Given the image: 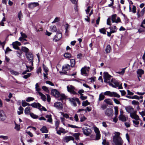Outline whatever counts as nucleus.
Instances as JSON below:
<instances>
[{"instance_id": "obj_26", "label": "nucleus", "mask_w": 145, "mask_h": 145, "mask_svg": "<svg viewBox=\"0 0 145 145\" xmlns=\"http://www.w3.org/2000/svg\"><path fill=\"white\" fill-rule=\"evenodd\" d=\"M145 12V7L140 12V14H138V18H139L140 17L143 16Z\"/></svg>"}, {"instance_id": "obj_37", "label": "nucleus", "mask_w": 145, "mask_h": 145, "mask_svg": "<svg viewBox=\"0 0 145 145\" xmlns=\"http://www.w3.org/2000/svg\"><path fill=\"white\" fill-rule=\"evenodd\" d=\"M105 98L104 95L103 94V93H102L99 95V100L100 101L103 100Z\"/></svg>"}, {"instance_id": "obj_34", "label": "nucleus", "mask_w": 145, "mask_h": 145, "mask_svg": "<svg viewBox=\"0 0 145 145\" xmlns=\"http://www.w3.org/2000/svg\"><path fill=\"white\" fill-rule=\"evenodd\" d=\"M22 50L23 52H25L26 54L27 53L29 52V49L25 47H22Z\"/></svg>"}, {"instance_id": "obj_45", "label": "nucleus", "mask_w": 145, "mask_h": 145, "mask_svg": "<svg viewBox=\"0 0 145 145\" xmlns=\"http://www.w3.org/2000/svg\"><path fill=\"white\" fill-rule=\"evenodd\" d=\"M34 99L33 97H29L26 99V101L27 102H29L31 101H32L34 100Z\"/></svg>"}, {"instance_id": "obj_2", "label": "nucleus", "mask_w": 145, "mask_h": 145, "mask_svg": "<svg viewBox=\"0 0 145 145\" xmlns=\"http://www.w3.org/2000/svg\"><path fill=\"white\" fill-rule=\"evenodd\" d=\"M122 83L120 82L118 80L114 79H112L110 81L109 84L110 86H111L113 87L116 88L118 87L119 89H122Z\"/></svg>"}, {"instance_id": "obj_35", "label": "nucleus", "mask_w": 145, "mask_h": 145, "mask_svg": "<svg viewBox=\"0 0 145 145\" xmlns=\"http://www.w3.org/2000/svg\"><path fill=\"white\" fill-rule=\"evenodd\" d=\"M15 126L14 127V129H16L17 131H19L20 129V125H19L15 123Z\"/></svg>"}, {"instance_id": "obj_20", "label": "nucleus", "mask_w": 145, "mask_h": 145, "mask_svg": "<svg viewBox=\"0 0 145 145\" xmlns=\"http://www.w3.org/2000/svg\"><path fill=\"white\" fill-rule=\"evenodd\" d=\"M110 97L120 98V96L116 92H111Z\"/></svg>"}, {"instance_id": "obj_4", "label": "nucleus", "mask_w": 145, "mask_h": 145, "mask_svg": "<svg viewBox=\"0 0 145 145\" xmlns=\"http://www.w3.org/2000/svg\"><path fill=\"white\" fill-rule=\"evenodd\" d=\"M131 118L135 119L132 120L134 126L135 127H138V125L139 124V121H141L138 116L137 114L133 116Z\"/></svg>"}, {"instance_id": "obj_47", "label": "nucleus", "mask_w": 145, "mask_h": 145, "mask_svg": "<svg viewBox=\"0 0 145 145\" xmlns=\"http://www.w3.org/2000/svg\"><path fill=\"white\" fill-rule=\"evenodd\" d=\"M132 103L133 105H138L139 104V102L137 101L133 100L132 101Z\"/></svg>"}, {"instance_id": "obj_29", "label": "nucleus", "mask_w": 145, "mask_h": 145, "mask_svg": "<svg viewBox=\"0 0 145 145\" xmlns=\"http://www.w3.org/2000/svg\"><path fill=\"white\" fill-rule=\"evenodd\" d=\"M19 111H18L17 113L18 115H20L23 113L24 109L21 106H20L18 108Z\"/></svg>"}, {"instance_id": "obj_40", "label": "nucleus", "mask_w": 145, "mask_h": 145, "mask_svg": "<svg viewBox=\"0 0 145 145\" xmlns=\"http://www.w3.org/2000/svg\"><path fill=\"white\" fill-rule=\"evenodd\" d=\"M42 89L47 93H48L49 90L47 87L45 86H43L42 88Z\"/></svg>"}, {"instance_id": "obj_39", "label": "nucleus", "mask_w": 145, "mask_h": 145, "mask_svg": "<svg viewBox=\"0 0 145 145\" xmlns=\"http://www.w3.org/2000/svg\"><path fill=\"white\" fill-rule=\"evenodd\" d=\"M126 68L127 67H125V68L122 69V70L121 71L117 72H116V73H118L119 74H122V75H123L125 72V70L126 69Z\"/></svg>"}, {"instance_id": "obj_60", "label": "nucleus", "mask_w": 145, "mask_h": 145, "mask_svg": "<svg viewBox=\"0 0 145 145\" xmlns=\"http://www.w3.org/2000/svg\"><path fill=\"white\" fill-rule=\"evenodd\" d=\"M20 34L23 38H26L27 37V36L25 33H23L22 32H21Z\"/></svg>"}, {"instance_id": "obj_54", "label": "nucleus", "mask_w": 145, "mask_h": 145, "mask_svg": "<svg viewBox=\"0 0 145 145\" xmlns=\"http://www.w3.org/2000/svg\"><path fill=\"white\" fill-rule=\"evenodd\" d=\"M107 24L109 25H111V18H108L107 20Z\"/></svg>"}, {"instance_id": "obj_30", "label": "nucleus", "mask_w": 145, "mask_h": 145, "mask_svg": "<svg viewBox=\"0 0 145 145\" xmlns=\"http://www.w3.org/2000/svg\"><path fill=\"white\" fill-rule=\"evenodd\" d=\"M71 66L72 67H74L75 65V61L74 59H71Z\"/></svg>"}, {"instance_id": "obj_11", "label": "nucleus", "mask_w": 145, "mask_h": 145, "mask_svg": "<svg viewBox=\"0 0 145 145\" xmlns=\"http://www.w3.org/2000/svg\"><path fill=\"white\" fill-rule=\"evenodd\" d=\"M116 16L117 15L116 14H114L112 15L111 20L112 22H115L116 23H118V22H121L120 19L119 17L117 18V19L116 20Z\"/></svg>"}, {"instance_id": "obj_59", "label": "nucleus", "mask_w": 145, "mask_h": 145, "mask_svg": "<svg viewBox=\"0 0 145 145\" xmlns=\"http://www.w3.org/2000/svg\"><path fill=\"white\" fill-rule=\"evenodd\" d=\"M91 8V7L90 6H88V7L87 9L85 10V11L87 14H89Z\"/></svg>"}, {"instance_id": "obj_17", "label": "nucleus", "mask_w": 145, "mask_h": 145, "mask_svg": "<svg viewBox=\"0 0 145 145\" xmlns=\"http://www.w3.org/2000/svg\"><path fill=\"white\" fill-rule=\"evenodd\" d=\"M108 28L110 29V31L111 32V33H112L116 32L117 30V28L115 26H110Z\"/></svg>"}, {"instance_id": "obj_13", "label": "nucleus", "mask_w": 145, "mask_h": 145, "mask_svg": "<svg viewBox=\"0 0 145 145\" xmlns=\"http://www.w3.org/2000/svg\"><path fill=\"white\" fill-rule=\"evenodd\" d=\"M54 106L59 110H62L63 108L62 104L60 102H56L54 104Z\"/></svg>"}, {"instance_id": "obj_46", "label": "nucleus", "mask_w": 145, "mask_h": 145, "mask_svg": "<svg viewBox=\"0 0 145 145\" xmlns=\"http://www.w3.org/2000/svg\"><path fill=\"white\" fill-rule=\"evenodd\" d=\"M64 56L66 58H69L71 57V55L69 53H66L64 54Z\"/></svg>"}, {"instance_id": "obj_58", "label": "nucleus", "mask_w": 145, "mask_h": 145, "mask_svg": "<svg viewBox=\"0 0 145 145\" xmlns=\"http://www.w3.org/2000/svg\"><path fill=\"white\" fill-rule=\"evenodd\" d=\"M114 109H115V112L114 114H115L116 116V117L117 116V115L118 114V108L117 107H114Z\"/></svg>"}, {"instance_id": "obj_10", "label": "nucleus", "mask_w": 145, "mask_h": 145, "mask_svg": "<svg viewBox=\"0 0 145 145\" xmlns=\"http://www.w3.org/2000/svg\"><path fill=\"white\" fill-rule=\"evenodd\" d=\"M27 58L28 60L31 63V65H33V55L30 52H28L26 54Z\"/></svg>"}, {"instance_id": "obj_43", "label": "nucleus", "mask_w": 145, "mask_h": 145, "mask_svg": "<svg viewBox=\"0 0 145 145\" xmlns=\"http://www.w3.org/2000/svg\"><path fill=\"white\" fill-rule=\"evenodd\" d=\"M104 101L107 104L109 105L111 104L112 102L110 99H105L104 100Z\"/></svg>"}, {"instance_id": "obj_28", "label": "nucleus", "mask_w": 145, "mask_h": 145, "mask_svg": "<svg viewBox=\"0 0 145 145\" xmlns=\"http://www.w3.org/2000/svg\"><path fill=\"white\" fill-rule=\"evenodd\" d=\"M57 38V39H56V40H58L60 39L62 37V34L61 33H58L57 34V35L55 36V39H56V37Z\"/></svg>"}, {"instance_id": "obj_51", "label": "nucleus", "mask_w": 145, "mask_h": 145, "mask_svg": "<svg viewBox=\"0 0 145 145\" xmlns=\"http://www.w3.org/2000/svg\"><path fill=\"white\" fill-rule=\"evenodd\" d=\"M111 92L109 91H107L104 93V95H108L110 97Z\"/></svg>"}, {"instance_id": "obj_5", "label": "nucleus", "mask_w": 145, "mask_h": 145, "mask_svg": "<svg viewBox=\"0 0 145 145\" xmlns=\"http://www.w3.org/2000/svg\"><path fill=\"white\" fill-rule=\"evenodd\" d=\"M105 115L108 117H112L114 114L113 111L110 108H107L105 111Z\"/></svg>"}, {"instance_id": "obj_44", "label": "nucleus", "mask_w": 145, "mask_h": 145, "mask_svg": "<svg viewBox=\"0 0 145 145\" xmlns=\"http://www.w3.org/2000/svg\"><path fill=\"white\" fill-rule=\"evenodd\" d=\"M30 115L33 118L37 119L38 118V116L34 114L33 113H30Z\"/></svg>"}, {"instance_id": "obj_57", "label": "nucleus", "mask_w": 145, "mask_h": 145, "mask_svg": "<svg viewBox=\"0 0 145 145\" xmlns=\"http://www.w3.org/2000/svg\"><path fill=\"white\" fill-rule=\"evenodd\" d=\"M31 73H27V74L24 75L23 76V78L25 79H27V78L29 77L31 75Z\"/></svg>"}, {"instance_id": "obj_12", "label": "nucleus", "mask_w": 145, "mask_h": 145, "mask_svg": "<svg viewBox=\"0 0 145 145\" xmlns=\"http://www.w3.org/2000/svg\"><path fill=\"white\" fill-rule=\"evenodd\" d=\"M52 94L56 98L59 97L60 93L56 89H52L51 91Z\"/></svg>"}, {"instance_id": "obj_50", "label": "nucleus", "mask_w": 145, "mask_h": 145, "mask_svg": "<svg viewBox=\"0 0 145 145\" xmlns=\"http://www.w3.org/2000/svg\"><path fill=\"white\" fill-rule=\"evenodd\" d=\"M60 113L61 115L63 116L65 118H69V116L68 114H64L62 112H60Z\"/></svg>"}, {"instance_id": "obj_19", "label": "nucleus", "mask_w": 145, "mask_h": 145, "mask_svg": "<svg viewBox=\"0 0 145 145\" xmlns=\"http://www.w3.org/2000/svg\"><path fill=\"white\" fill-rule=\"evenodd\" d=\"M70 66L68 64H66L62 67V69L64 71H67L70 69Z\"/></svg>"}, {"instance_id": "obj_64", "label": "nucleus", "mask_w": 145, "mask_h": 145, "mask_svg": "<svg viewBox=\"0 0 145 145\" xmlns=\"http://www.w3.org/2000/svg\"><path fill=\"white\" fill-rule=\"evenodd\" d=\"M46 82L47 84H48L51 86H54V84L52 82L50 81H46Z\"/></svg>"}, {"instance_id": "obj_62", "label": "nucleus", "mask_w": 145, "mask_h": 145, "mask_svg": "<svg viewBox=\"0 0 145 145\" xmlns=\"http://www.w3.org/2000/svg\"><path fill=\"white\" fill-rule=\"evenodd\" d=\"M11 51L12 50L9 47H7L5 51V54H7L9 52Z\"/></svg>"}, {"instance_id": "obj_21", "label": "nucleus", "mask_w": 145, "mask_h": 145, "mask_svg": "<svg viewBox=\"0 0 145 145\" xmlns=\"http://www.w3.org/2000/svg\"><path fill=\"white\" fill-rule=\"evenodd\" d=\"M75 98H72L70 99L69 100L71 104H72L74 106H76V101L75 100Z\"/></svg>"}, {"instance_id": "obj_55", "label": "nucleus", "mask_w": 145, "mask_h": 145, "mask_svg": "<svg viewBox=\"0 0 145 145\" xmlns=\"http://www.w3.org/2000/svg\"><path fill=\"white\" fill-rule=\"evenodd\" d=\"M68 126L73 128H78L79 127L76 126V125H73L70 124H68Z\"/></svg>"}, {"instance_id": "obj_8", "label": "nucleus", "mask_w": 145, "mask_h": 145, "mask_svg": "<svg viewBox=\"0 0 145 145\" xmlns=\"http://www.w3.org/2000/svg\"><path fill=\"white\" fill-rule=\"evenodd\" d=\"M67 88L68 91L71 94L74 95L77 94V93L74 91V88L73 86L71 85L68 86L67 87Z\"/></svg>"}, {"instance_id": "obj_52", "label": "nucleus", "mask_w": 145, "mask_h": 145, "mask_svg": "<svg viewBox=\"0 0 145 145\" xmlns=\"http://www.w3.org/2000/svg\"><path fill=\"white\" fill-rule=\"evenodd\" d=\"M18 16L20 21L21 20V19L22 17V15L21 11L19 12L18 14Z\"/></svg>"}, {"instance_id": "obj_16", "label": "nucleus", "mask_w": 145, "mask_h": 145, "mask_svg": "<svg viewBox=\"0 0 145 145\" xmlns=\"http://www.w3.org/2000/svg\"><path fill=\"white\" fill-rule=\"evenodd\" d=\"M31 106L33 107L38 108L39 110H40V107L42 106L39 103L34 102L31 104Z\"/></svg>"}, {"instance_id": "obj_7", "label": "nucleus", "mask_w": 145, "mask_h": 145, "mask_svg": "<svg viewBox=\"0 0 145 145\" xmlns=\"http://www.w3.org/2000/svg\"><path fill=\"white\" fill-rule=\"evenodd\" d=\"M63 140L64 142L68 143L71 140L73 141L74 143H75V142L74 140V138L72 137L71 136H66L63 137Z\"/></svg>"}, {"instance_id": "obj_14", "label": "nucleus", "mask_w": 145, "mask_h": 145, "mask_svg": "<svg viewBox=\"0 0 145 145\" xmlns=\"http://www.w3.org/2000/svg\"><path fill=\"white\" fill-rule=\"evenodd\" d=\"M6 116L3 110L0 111V120L3 121L6 120Z\"/></svg>"}, {"instance_id": "obj_36", "label": "nucleus", "mask_w": 145, "mask_h": 145, "mask_svg": "<svg viewBox=\"0 0 145 145\" xmlns=\"http://www.w3.org/2000/svg\"><path fill=\"white\" fill-rule=\"evenodd\" d=\"M107 29L108 28H106L105 29L104 28H103L99 29V31L101 33H102L103 34H106V29Z\"/></svg>"}, {"instance_id": "obj_41", "label": "nucleus", "mask_w": 145, "mask_h": 145, "mask_svg": "<svg viewBox=\"0 0 145 145\" xmlns=\"http://www.w3.org/2000/svg\"><path fill=\"white\" fill-rule=\"evenodd\" d=\"M143 98L142 96L138 97L137 95H135L132 97V99H136L139 100L140 99H142Z\"/></svg>"}, {"instance_id": "obj_56", "label": "nucleus", "mask_w": 145, "mask_h": 145, "mask_svg": "<svg viewBox=\"0 0 145 145\" xmlns=\"http://www.w3.org/2000/svg\"><path fill=\"white\" fill-rule=\"evenodd\" d=\"M15 44L16 45H17L18 46H20L21 45V43L19 42L18 41H16V42H14L12 43V45H14Z\"/></svg>"}, {"instance_id": "obj_22", "label": "nucleus", "mask_w": 145, "mask_h": 145, "mask_svg": "<svg viewBox=\"0 0 145 145\" xmlns=\"http://www.w3.org/2000/svg\"><path fill=\"white\" fill-rule=\"evenodd\" d=\"M119 120L123 122H125L126 121V118L124 115H119Z\"/></svg>"}, {"instance_id": "obj_15", "label": "nucleus", "mask_w": 145, "mask_h": 145, "mask_svg": "<svg viewBox=\"0 0 145 145\" xmlns=\"http://www.w3.org/2000/svg\"><path fill=\"white\" fill-rule=\"evenodd\" d=\"M39 3L37 2L31 3L28 5V7L30 8H33L39 5Z\"/></svg>"}, {"instance_id": "obj_63", "label": "nucleus", "mask_w": 145, "mask_h": 145, "mask_svg": "<svg viewBox=\"0 0 145 145\" xmlns=\"http://www.w3.org/2000/svg\"><path fill=\"white\" fill-rule=\"evenodd\" d=\"M59 18L58 17H56V18L52 22V23H55L56 22H58L59 20Z\"/></svg>"}, {"instance_id": "obj_18", "label": "nucleus", "mask_w": 145, "mask_h": 145, "mask_svg": "<svg viewBox=\"0 0 145 145\" xmlns=\"http://www.w3.org/2000/svg\"><path fill=\"white\" fill-rule=\"evenodd\" d=\"M144 71L142 69H138L137 71V73L138 74V77H141L142 75L144 74Z\"/></svg>"}, {"instance_id": "obj_31", "label": "nucleus", "mask_w": 145, "mask_h": 145, "mask_svg": "<svg viewBox=\"0 0 145 145\" xmlns=\"http://www.w3.org/2000/svg\"><path fill=\"white\" fill-rule=\"evenodd\" d=\"M46 117L48 118L47 121L49 122L50 123H51L52 122V119L51 118V115H46Z\"/></svg>"}, {"instance_id": "obj_33", "label": "nucleus", "mask_w": 145, "mask_h": 145, "mask_svg": "<svg viewBox=\"0 0 145 145\" xmlns=\"http://www.w3.org/2000/svg\"><path fill=\"white\" fill-rule=\"evenodd\" d=\"M51 31L53 32H56L57 31L56 26L54 25H52L50 27Z\"/></svg>"}, {"instance_id": "obj_3", "label": "nucleus", "mask_w": 145, "mask_h": 145, "mask_svg": "<svg viewBox=\"0 0 145 145\" xmlns=\"http://www.w3.org/2000/svg\"><path fill=\"white\" fill-rule=\"evenodd\" d=\"M125 109L127 112L130 113V116L131 117V118L133 116L137 115V111L134 110V108L132 106H126L125 107Z\"/></svg>"}, {"instance_id": "obj_23", "label": "nucleus", "mask_w": 145, "mask_h": 145, "mask_svg": "<svg viewBox=\"0 0 145 145\" xmlns=\"http://www.w3.org/2000/svg\"><path fill=\"white\" fill-rule=\"evenodd\" d=\"M111 50V47L110 45H108L105 49V51L106 53H110Z\"/></svg>"}, {"instance_id": "obj_6", "label": "nucleus", "mask_w": 145, "mask_h": 145, "mask_svg": "<svg viewBox=\"0 0 145 145\" xmlns=\"http://www.w3.org/2000/svg\"><path fill=\"white\" fill-rule=\"evenodd\" d=\"M103 76L104 79V82H108L109 84L110 82V79L111 76L108 72H105L103 73Z\"/></svg>"}, {"instance_id": "obj_53", "label": "nucleus", "mask_w": 145, "mask_h": 145, "mask_svg": "<svg viewBox=\"0 0 145 145\" xmlns=\"http://www.w3.org/2000/svg\"><path fill=\"white\" fill-rule=\"evenodd\" d=\"M69 26L68 24H66L65 25V33H67L69 32L68 29L69 27Z\"/></svg>"}, {"instance_id": "obj_61", "label": "nucleus", "mask_w": 145, "mask_h": 145, "mask_svg": "<svg viewBox=\"0 0 145 145\" xmlns=\"http://www.w3.org/2000/svg\"><path fill=\"white\" fill-rule=\"evenodd\" d=\"M88 103V102L87 101H83L82 103V105L83 106H87Z\"/></svg>"}, {"instance_id": "obj_48", "label": "nucleus", "mask_w": 145, "mask_h": 145, "mask_svg": "<svg viewBox=\"0 0 145 145\" xmlns=\"http://www.w3.org/2000/svg\"><path fill=\"white\" fill-rule=\"evenodd\" d=\"M102 144L103 145H109V143L108 142L106 141V140L105 139L103 140L102 142Z\"/></svg>"}, {"instance_id": "obj_32", "label": "nucleus", "mask_w": 145, "mask_h": 145, "mask_svg": "<svg viewBox=\"0 0 145 145\" xmlns=\"http://www.w3.org/2000/svg\"><path fill=\"white\" fill-rule=\"evenodd\" d=\"M80 135V134L79 133H75L73 134V136L75 138L76 140H78L79 139V137Z\"/></svg>"}, {"instance_id": "obj_25", "label": "nucleus", "mask_w": 145, "mask_h": 145, "mask_svg": "<svg viewBox=\"0 0 145 145\" xmlns=\"http://www.w3.org/2000/svg\"><path fill=\"white\" fill-rule=\"evenodd\" d=\"M30 110L31 109L30 107L29 106L27 107L25 109L24 112L26 114H30Z\"/></svg>"}, {"instance_id": "obj_24", "label": "nucleus", "mask_w": 145, "mask_h": 145, "mask_svg": "<svg viewBox=\"0 0 145 145\" xmlns=\"http://www.w3.org/2000/svg\"><path fill=\"white\" fill-rule=\"evenodd\" d=\"M40 130L42 131V133H47L48 132L47 128L45 126H43Z\"/></svg>"}, {"instance_id": "obj_49", "label": "nucleus", "mask_w": 145, "mask_h": 145, "mask_svg": "<svg viewBox=\"0 0 145 145\" xmlns=\"http://www.w3.org/2000/svg\"><path fill=\"white\" fill-rule=\"evenodd\" d=\"M59 129L61 133H65L67 132V131L65 129L61 127H60Z\"/></svg>"}, {"instance_id": "obj_27", "label": "nucleus", "mask_w": 145, "mask_h": 145, "mask_svg": "<svg viewBox=\"0 0 145 145\" xmlns=\"http://www.w3.org/2000/svg\"><path fill=\"white\" fill-rule=\"evenodd\" d=\"M39 95L41 96V99L43 101H45L46 99V97L45 95L43 94L40 92H39Z\"/></svg>"}, {"instance_id": "obj_42", "label": "nucleus", "mask_w": 145, "mask_h": 145, "mask_svg": "<svg viewBox=\"0 0 145 145\" xmlns=\"http://www.w3.org/2000/svg\"><path fill=\"white\" fill-rule=\"evenodd\" d=\"M18 50V51H16V53L18 54L17 56L20 58L22 53V51L20 50L19 49Z\"/></svg>"}, {"instance_id": "obj_9", "label": "nucleus", "mask_w": 145, "mask_h": 145, "mask_svg": "<svg viewBox=\"0 0 145 145\" xmlns=\"http://www.w3.org/2000/svg\"><path fill=\"white\" fill-rule=\"evenodd\" d=\"M82 130L84 134L86 136H89L91 133V130L89 128L85 127L83 128Z\"/></svg>"}, {"instance_id": "obj_1", "label": "nucleus", "mask_w": 145, "mask_h": 145, "mask_svg": "<svg viewBox=\"0 0 145 145\" xmlns=\"http://www.w3.org/2000/svg\"><path fill=\"white\" fill-rule=\"evenodd\" d=\"M115 135L113 138V142L115 145H123V141L120 136V133L118 132H115Z\"/></svg>"}, {"instance_id": "obj_38", "label": "nucleus", "mask_w": 145, "mask_h": 145, "mask_svg": "<svg viewBox=\"0 0 145 145\" xmlns=\"http://www.w3.org/2000/svg\"><path fill=\"white\" fill-rule=\"evenodd\" d=\"M81 73L82 75H86L87 74L86 72L85 69V68H82L81 70Z\"/></svg>"}]
</instances>
